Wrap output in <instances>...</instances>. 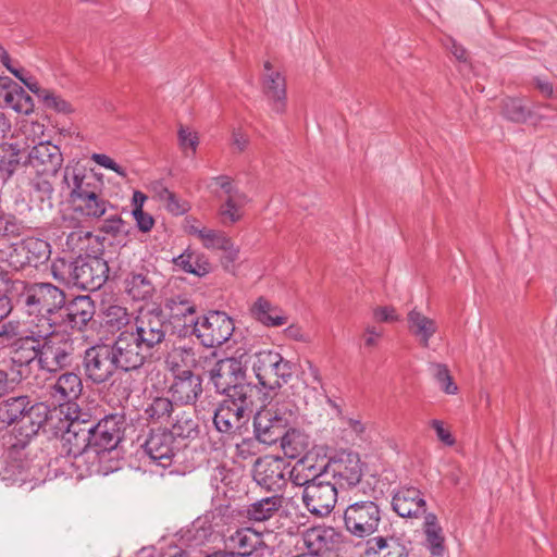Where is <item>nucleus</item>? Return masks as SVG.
I'll use <instances>...</instances> for the list:
<instances>
[{
  "instance_id": "f257e3e1",
  "label": "nucleus",
  "mask_w": 557,
  "mask_h": 557,
  "mask_svg": "<svg viewBox=\"0 0 557 557\" xmlns=\"http://www.w3.org/2000/svg\"><path fill=\"white\" fill-rule=\"evenodd\" d=\"M57 412V408L52 409L41 401L33 404L27 397V406L21 424L18 428H14L15 442L11 444L8 457L0 461V476L3 481L24 482L29 479V465L26 459L22 458L23 450Z\"/></svg>"
},
{
  "instance_id": "f03ea898",
  "label": "nucleus",
  "mask_w": 557,
  "mask_h": 557,
  "mask_svg": "<svg viewBox=\"0 0 557 557\" xmlns=\"http://www.w3.org/2000/svg\"><path fill=\"white\" fill-rule=\"evenodd\" d=\"M65 431L61 437L60 455L63 466H69L70 475L84 479L92 474H107L112 467H102L97 463L98 453L91 448V438L88 421L66 419Z\"/></svg>"
},
{
  "instance_id": "7ed1b4c3",
  "label": "nucleus",
  "mask_w": 557,
  "mask_h": 557,
  "mask_svg": "<svg viewBox=\"0 0 557 557\" xmlns=\"http://www.w3.org/2000/svg\"><path fill=\"white\" fill-rule=\"evenodd\" d=\"M10 294L13 306L27 315L41 317L48 323V315L54 314L65 306V292L49 282H29L14 280Z\"/></svg>"
},
{
  "instance_id": "20e7f679",
  "label": "nucleus",
  "mask_w": 557,
  "mask_h": 557,
  "mask_svg": "<svg viewBox=\"0 0 557 557\" xmlns=\"http://www.w3.org/2000/svg\"><path fill=\"white\" fill-rule=\"evenodd\" d=\"M109 271L108 262L98 256L57 258L50 264L51 276L57 282L91 292L104 285Z\"/></svg>"
},
{
  "instance_id": "39448f33",
  "label": "nucleus",
  "mask_w": 557,
  "mask_h": 557,
  "mask_svg": "<svg viewBox=\"0 0 557 557\" xmlns=\"http://www.w3.org/2000/svg\"><path fill=\"white\" fill-rule=\"evenodd\" d=\"M298 408L287 396H276L264 405L253 417V433L259 443L274 445L278 443L286 428L294 425Z\"/></svg>"
},
{
  "instance_id": "423d86ee",
  "label": "nucleus",
  "mask_w": 557,
  "mask_h": 557,
  "mask_svg": "<svg viewBox=\"0 0 557 557\" xmlns=\"http://www.w3.org/2000/svg\"><path fill=\"white\" fill-rule=\"evenodd\" d=\"M112 357L115 359L120 371L111 387L117 386V394L121 399H127L132 394V380L129 373L139 370L149 352L135 339L129 330L122 331L112 344H109Z\"/></svg>"
},
{
  "instance_id": "0eeeda50",
  "label": "nucleus",
  "mask_w": 557,
  "mask_h": 557,
  "mask_svg": "<svg viewBox=\"0 0 557 557\" xmlns=\"http://www.w3.org/2000/svg\"><path fill=\"white\" fill-rule=\"evenodd\" d=\"M54 333L53 323H48L47 329L26 332L11 347L10 381L20 383L28 380L34 362L39 366L40 349L45 337Z\"/></svg>"
},
{
  "instance_id": "6e6552de",
  "label": "nucleus",
  "mask_w": 557,
  "mask_h": 557,
  "mask_svg": "<svg viewBox=\"0 0 557 557\" xmlns=\"http://www.w3.org/2000/svg\"><path fill=\"white\" fill-rule=\"evenodd\" d=\"M246 363L250 364L259 385L270 392L281 388L293 376V363L272 349L253 352Z\"/></svg>"
},
{
  "instance_id": "1a4fd4ad",
  "label": "nucleus",
  "mask_w": 557,
  "mask_h": 557,
  "mask_svg": "<svg viewBox=\"0 0 557 557\" xmlns=\"http://www.w3.org/2000/svg\"><path fill=\"white\" fill-rule=\"evenodd\" d=\"M208 376L219 394L237 398L252 395L253 388L245 382L246 368L240 359L231 357L215 361Z\"/></svg>"
},
{
  "instance_id": "9d476101",
  "label": "nucleus",
  "mask_w": 557,
  "mask_h": 557,
  "mask_svg": "<svg viewBox=\"0 0 557 557\" xmlns=\"http://www.w3.org/2000/svg\"><path fill=\"white\" fill-rule=\"evenodd\" d=\"M51 256L50 244L38 237H26L9 246L4 262L15 271L22 272L28 268L38 269L47 263Z\"/></svg>"
},
{
  "instance_id": "9b49d317",
  "label": "nucleus",
  "mask_w": 557,
  "mask_h": 557,
  "mask_svg": "<svg viewBox=\"0 0 557 557\" xmlns=\"http://www.w3.org/2000/svg\"><path fill=\"white\" fill-rule=\"evenodd\" d=\"M194 334L207 348L219 347L226 343L234 333L233 319L223 311H209L188 324Z\"/></svg>"
},
{
  "instance_id": "f8f14e48",
  "label": "nucleus",
  "mask_w": 557,
  "mask_h": 557,
  "mask_svg": "<svg viewBox=\"0 0 557 557\" xmlns=\"http://www.w3.org/2000/svg\"><path fill=\"white\" fill-rule=\"evenodd\" d=\"M383 511L372 500H359L347 506L344 511L346 530L355 537L364 539L380 532Z\"/></svg>"
},
{
  "instance_id": "ddd939ff",
  "label": "nucleus",
  "mask_w": 557,
  "mask_h": 557,
  "mask_svg": "<svg viewBox=\"0 0 557 557\" xmlns=\"http://www.w3.org/2000/svg\"><path fill=\"white\" fill-rule=\"evenodd\" d=\"M75 361V345L70 335L52 333L45 337L38 368L47 373L57 374L71 368Z\"/></svg>"
},
{
  "instance_id": "4468645a",
  "label": "nucleus",
  "mask_w": 557,
  "mask_h": 557,
  "mask_svg": "<svg viewBox=\"0 0 557 557\" xmlns=\"http://www.w3.org/2000/svg\"><path fill=\"white\" fill-rule=\"evenodd\" d=\"M253 400L250 396H225L214 409L213 424L220 433L233 434L250 419Z\"/></svg>"
},
{
  "instance_id": "2eb2a0df",
  "label": "nucleus",
  "mask_w": 557,
  "mask_h": 557,
  "mask_svg": "<svg viewBox=\"0 0 557 557\" xmlns=\"http://www.w3.org/2000/svg\"><path fill=\"white\" fill-rule=\"evenodd\" d=\"M89 429H91V448L98 453L97 463L102 466L123 437V418L109 414L97 424L89 422Z\"/></svg>"
},
{
  "instance_id": "dca6fc26",
  "label": "nucleus",
  "mask_w": 557,
  "mask_h": 557,
  "mask_svg": "<svg viewBox=\"0 0 557 557\" xmlns=\"http://www.w3.org/2000/svg\"><path fill=\"white\" fill-rule=\"evenodd\" d=\"M325 474L320 470L313 474L312 483L302 490V503L310 513L315 517H326L332 512L337 502V486L324 480Z\"/></svg>"
},
{
  "instance_id": "f3484780",
  "label": "nucleus",
  "mask_w": 557,
  "mask_h": 557,
  "mask_svg": "<svg viewBox=\"0 0 557 557\" xmlns=\"http://www.w3.org/2000/svg\"><path fill=\"white\" fill-rule=\"evenodd\" d=\"M135 339L151 355L166 336V325L162 310H140L128 329Z\"/></svg>"
},
{
  "instance_id": "a211bd4d",
  "label": "nucleus",
  "mask_w": 557,
  "mask_h": 557,
  "mask_svg": "<svg viewBox=\"0 0 557 557\" xmlns=\"http://www.w3.org/2000/svg\"><path fill=\"white\" fill-rule=\"evenodd\" d=\"M109 344L99 343L85 349L82 367L87 380L94 384L108 382L119 371Z\"/></svg>"
},
{
  "instance_id": "6ab92c4d",
  "label": "nucleus",
  "mask_w": 557,
  "mask_h": 557,
  "mask_svg": "<svg viewBox=\"0 0 557 557\" xmlns=\"http://www.w3.org/2000/svg\"><path fill=\"white\" fill-rule=\"evenodd\" d=\"M325 475L331 473L334 484L339 488H351L362 478V462L357 453L342 450L336 453L321 470Z\"/></svg>"
},
{
  "instance_id": "aec40b11",
  "label": "nucleus",
  "mask_w": 557,
  "mask_h": 557,
  "mask_svg": "<svg viewBox=\"0 0 557 557\" xmlns=\"http://www.w3.org/2000/svg\"><path fill=\"white\" fill-rule=\"evenodd\" d=\"M288 462L277 456L257 458L252 467L253 481L270 492L281 491L287 483Z\"/></svg>"
},
{
  "instance_id": "412c9836",
  "label": "nucleus",
  "mask_w": 557,
  "mask_h": 557,
  "mask_svg": "<svg viewBox=\"0 0 557 557\" xmlns=\"http://www.w3.org/2000/svg\"><path fill=\"white\" fill-rule=\"evenodd\" d=\"M140 446L153 463L164 469L172 465L178 450L166 428L151 429Z\"/></svg>"
},
{
  "instance_id": "4be33fe9",
  "label": "nucleus",
  "mask_w": 557,
  "mask_h": 557,
  "mask_svg": "<svg viewBox=\"0 0 557 557\" xmlns=\"http://www.w3.org/2000/svg\"><path fill=\"white\" fill-rule=\"evenodd\" d=\"M63 183L70 189L71 202L92 191H103V181L100 176L78 165H66L63 172Z\"/></svg>"
},
{
  "instance_id": "5701e85b",
  "label": "nucleus",
  "mask_w": 557,
  "mask_h": 557,
  "mask_svg": "<svg viewBox=\"0 0 557 557\" xmlns=\"http://www.w3.org/2000/svg\"><path fill=\"white\" fill-rule=\"evenodd\" d=\"M27 165L33 168L38 175L55 176L63 163L60 148L50 141H39L35 145L27 158Z\"/></svg>"
},
{
  "instance_id": "b1692460",
  "label": "nucleus",
  "mask_w": 557,
  "mask_h": 557,
  "mask_svg": "<svg viewBox=\"0 0 557 557\" xmlns=\"http://www.w3.org/2000/svg\"><path fill=\"white\" fill-rule=\"evenodd\" d=\"M169 392L175 404L195 405L203 392L202 379L190 369H184L174 373V380Z\"/></svg>"
},
{
  "instance_id": "393cba45",
  "label": "nucleus",
  "mask_w": 557,
  "mask_h": 557,
  "mask_svg": "<svg viewBox=\"0 0 557 557\" xmlns=\"http://www.w3.org/2000/svg\"><path fill=\"white\" fill-rule=\"evenodd\" d=\"M61 324L73 331H84L92 320L96 307L89 296H76L62 308Z\"/></svg>"
},
{
  "instance_id": "a878e982",
  "label": "nucleus",
  "mask_w": 557,
  "mask_h": 557,
  "mask_svg": "<svg viewBox=\"0 0 557 557\" xmlns=\"http://www.w3.org/2000/svg\"><path fill=\"white\" fill-rule=\"evenodd\" d=\"M392 507L403 518H418L426 511L422 492L413 486L397 490L392 498Z\"/></svg>"
},
{
  "instance_id": "bb28decb",
  "label": "nucleus",
  "mask_w": 557,
  "mask_h": 557,
  "mask_svg": "<svg viewBox=\"0 0 557 557\" xmlns=\"http://www.w3.org/2000/svg\"><path fill=\"white\" fill-rule=\"evenodd\" d=\"M82 377L75 372H64L49 386V395L54 404L60 407V414L63 413L62 406L67 405L82 395Z\"/></svg>"
},
{
  "instance_id": "cd10ccee",
  "label": "nucleus",
  "mask_w": 557,
  "mask_h": 557,
  "mask_svg": "<svg viewBox=\"0 0 557 557\" xmlns=\"http://www.w3.org/2000/svg\"><path fill=\"white\" fill-rule=\"evenodd\" d=\"M123 285L125 293L133 301H148L156 293L153 274L145 268L127 273Z\"/></svg>"
},
{
  "instance_id": "c85d7f7f",
  "label": "nucleus",
  "mask_w": 557,
  "mask_h": 557,
  "mask_svg": "<svg viewBox=\"0 0 557 557\" xmlns=\"http://www.w3.org/2000/svg\"><path fill=\"white\" fill-rule=\"evenodd\" d=\"M164 309L168 311L169 319L173 323L183 322V330L180 331L181 335H187L190 333L188 324L195 318L196 305L187 295H173L168 297L164 301Z\"/></svg>"
},
{
  "instance_id": "c756f323",
  "label": "nucleus",
  "mask_w": 557,
  "mask_h": 557,
  "mask_svg": "<svg viewBox=\"0 0 557 557\" xmlns=\"http://www.w3.org/2000/svg\"><path fill=\"white\" fill-rule=\"evenodd\" d=\"M305 544L309 554L321 557L333 552L339 544V534L334 528H313L306 532Z\"/></svg>"
},
{
  "instance_id": "7c9ffc66",
  "label": "nucleus",
  "mask_w": 557,
  "mask_h": 557,
  "mask_svg": "<svg viewBox=\"0 0 557 557\" xmlns=\"http://www.w3.org/2000/svg\"><path fill=\"white\" fill-rule=\"evenodd\" d=\"M364 557H408L406 545L396 536L377 535L366 542Z\"/></svg>"
},
{
  "instance_id": "2f4dec72",
  "label": "nucleus",
  "mask_w": 557,
  "mask_h": 557,
  "mask_svg": "<svg viewBox=\"0 0 557 557\" xmlns=\"http://www.w3.org/2000/svg\"><path fill=\"white\" fill-rule=\"evenodd\" d=\"M407 327L422 348H429L431 338L438 330L436 321L426 317L417 308L408 312Z\"/></svg>"
},
{
  "instance_id": "473e14b6",
  "label": "nucleus",
  "mask_w": 557,
  "mask_h": 557,
  "mask_svg": "<svg viewBox=\"0 0 557 557\" xmlns=\"http://www.w3.org/2000/svg\"><path fill=\"white\" fill-rule=\"evenodd\" d=\"M189 233L197 235L203 247L207 249L223 250L230 261H235L238 257V249L234 248L231 238L222 231L207 227L190 226Z\"/></svg>"
},
{
  "instance_id": "72a5a7b5",
  "label": "nucleus",
  "mask_w": 557,
  "mask_h": 557,
  "mask_svg": "<svg viewBox=\"0 0 557 557\" xmlns=\"http://www.w3.org/2000/svg\"><path fill=\"white\" fill-rule=\"evenodd\" d=\"M262 86L272 110L283 114L286 110V84L280 72L264 73Z\"/></svg>"
},
{
  "instance_id": "f704fd0d",
  "label": "nucleus",
  "mask_w": 557,
  "mask_h": 557,
  "mask_svg": "<svg viewBox=\"0 0 557 557\" xmlns=\"http://www.w3.org/2000/svg\"><path fill=\"white\" fill-rule=\"evenodd\" d=\"M251 315L267 327H277L287 323L288 318L283 309L259 297L251 307Z\"/></svg>"
},
{
  "instance_id": "c9c22d12",
  "label": "nucleus",
  "mask_w": 557,
  "mask_h": 557,
  "mask_svg": "<svg viewBox=\"0 0 557 557\" xmlns=\"http://www.w3.org/2000/svg\"><path fill=\"white\" fill-rule=\"evenodd\" d=\"M261 544L262 539L259 533L250 528L239 529L228 539L231 552L238 557H251Z\"/></svg>"
},
{
  "instance_id": "e433bc0d",
  "label": "nucleus",
  "mask_w": 557,
  "mask_h": 557,
  "mask_svg": "<svg viewBox=\"0 0 557 557\" xmlns=\"http://www.w3.org/2000/svg\"><path fill=\"white\" fill-rule=\"evenodd\" d=\"M72 205L76 212L88 219H100L110 207V202L104 198L102 191L86 194Z\"/></svg>"
},
{
  "instance_id": "4c0bfd02",
  "label": "nucleus",
  "mask_w": 557,
  "mask_h": 557,
  "mask_svg": "<svg viewBox=\"0 0 557 557\" xmlns=\"http://www.w3.org/2000/svg\"><path fill=\"white\" fill-rule=\"evenodd\" d=\"M28 396H13L0 401V430L15 423L21 424L22 416L25 413Z\"/></svg>"
},
{
  "instance_id": "58836bf2",
  "label": "nucleus",
  "mask_w": 557,
  "mask_h": 557,
  "mask_svg": "<svg viewBox=\"0 0 557 557\" xmlns=\"http://www.w3.org/2000/svg\"><path fill=\"white\" fill-rule=\"evenodd\" d=\"M278 442L285 457L289 459L298 458L309 446L308 436L294 425L286 428Z\"/></svg>"
},
{
  "instance_id": "ea45409f",
  "label": "nucleus",
  "mask_w": 557,
  "mask_h": 557,
  "mask_svg": "<svg viewBox=\"0 0 557 557\" xmlns=\"http://www.w3.org/2000/svg\"><path fill=\"white\" fill-rule=\"evenodd\" d=\"M282 503V497L277 495L261 498L247 507L246 517L255 522L267 521L278 511Z\"/></svg>"
},
{
  "instance_id": "a19ab883",
  "label": "nucleus",
  "mask_w": 557,
  "mask_h": 557,
  "mask_svg": "<svg viewBox=\"0 0 557 557\" xmlns=\"http://www.w3.org/2000/svg\"><path fill=\"white\" fill-rule=\"evenodd\" d=\"M423 531L425 534V545L433 556H442L445 549L443 529L438 523L437 517L429 512L424 516Z\"/></svg>"
},
{
  "instance_id": "79ce46f5",
  "label": "nucleus",
  "mask_w": 557,
  "mask_h": 557,
  "mask_svg": "<svg viewBox=\"0 0 557 557\" xmlns=\"http://www.w3.org/2000/svg\"><path fill=\"white\" fill-rule=\"evenodd\" d=\"M249 200L247 194L225 198L218 209L221 223L228 226L239 222L244 216V208Z\"/></svg>"
},
{
  "instance_id": "37998d69",
  "label": "nucleus",
  "mask_w": 557,
  "mask_h": 557,
  "mask_svg": "<svg viewBox=\"0 0 557 557\" xmlns=\"http://www.w3.org/2000/svg\"><path fill=\"white\" fill-rule=\"evenodd\" d=\"M169 431L174 441L176 438L195 440L199 434V424L193 413L180 410L175 411L174 420Z\"/></svg>"
},
{
  "instance_id": "c03bdc74",
  "label": "nucleus",
  "mask_w": 557,
  "mask_h": 557,
  "mask_svg": "<svg viewBox=\"0 0 557 557\" xmlns=\"http://www.w3.org/2000/svg\"><path fill=\"white\" fill-rule=\"evenodd\" d=\"M213 532L208 518L199 517L182 531V540L190 547H198L209 541Z\"/></svg>"
},
{
  "instance_id": "a18cd8bd",
  "label": "nucleus",
  "mask_w": 557,
  "mask_h": 557,
  "mask_svg": "<svg viewBox=\"0 0 557 557\" xmlns=\"http://www.w3.org/2000/svg\"><path fill=\"white\" fill-rule=\"evenodd\" d=\"M3 101L8 108L17 113L29 114L34 111L32 97L18 85H14L4 91Z\"/></svg>"
},
{
  "instance_id": "49530a36",
  "label": "nucleus",
  "mask_w": 557,
  "mask_h": 557,
  "mask_svg": "<svg viewBox=\"0 0 557 557\" xmlns=\"http://www.w3.org/2000/svg\"><path fill=\"white\" fill-rule=\"evenodd\" d=\"M166 364L174 373L180 368L190 369L196 366V351L191 346H175L166 357Z\"/></svg>"
},
{
  "instance_id": "de8ad7c7",
  "label": "nucleus",
  "mask_w": 557,
  "mask_h": 557,
  "mask_svg": "<svg viewBox=\"0 0 557 557\" xmlns=\"http://www.w3.org/2000/svg\"><path fill=\"white\" fill-rule=\"evenodd\" d=\"M173 399L168 397H156L145 408L147 418L152 422H164L175 413Z\"/></svg>"
},
{
  "instance_id": "09e8293b",
  "label": "nucleus",
  "mask_w": 557,
  "mask_h": 557,
  "mask_svg": "<svg viewBox=\"0 0 557 557\" xmlns=\"http://www.w3.org/2000/svg\"><path fill=\"white\" fill-rule=\"evenodd\" d=\"M429 371L442 392L447 395L457 394L458 386L454 382L450 371L446 364L431 362L429 364Z\"/></svg>"
},
{
  "instance_id": "8fccbe9b",
  "label": "nucleus",
  "mask_w": 557,
  "mask_h": 557,
  "mask_svg": "<svg viewBox=\"0 0 557 557\" xmlns=\"http://www.w3.org/2000/svg\"><path fill=\"white\" fill-rule=\"evenodd\" d=\"M174 264L186 273L203 276L210 271V263L191 252H184L174 258Z\"/></svg>"
},
{
  "instance_id": "3c124183",
  "label": "nucleus",
  "mask_w": 557,
  "mask_h": 557,
  "mask_svg": "<svg viewBox=\"0 0 557 557\" xmlns=\"http://www.w3.org/2000/svg\"><path fill=\"white\" fill-rule=\"evenodd\" d=\"M503 115L515 123H525L532 112L521 99L508 98L503 103Z\"/></svg>"
},
{
  "instance_id": "603ef678",
  "label": "nucleus",
  "mask_w": 557,
  "mask_h": 557,
  "mask_svg": "<svg viewBox=\"0 0 557 557\" xmlns=\"http://www.w3.org/2000/svg\"><path fill=\"white\" fill-rule=\"evenodd\" d=\"M103 323L110 331H120L129 324V314L127 309L112 305L103 312Z\"/></svg>"
},
{
  "instance_id": "864d4df0",
  "label": "nucleus",
  "mask_w": 557,
  "mask_h": 557,
  "mask_svg": "<svg viewBox=\"0 0 557 557\" xmlns=\"http://www.w3.org/2000/svg\"><path fill=\"white\" fill-rule=\"evenodd\" d=\"M25 232L24 222L12 213L0 212V237L15 238Z\"/></svg>"
},
{
  "instance_id": "5fc2aeb1",
  "label": "nucleus",
  "mask_w": 557,
  "mask_h": 557,
  "mask_svg": "<svg viewBox=\"0 0 557 557\" xmlns=\"http://www.w3.org/2000/svg\"><path fill=\"white\" fill-rule=\"evenodd\" d=\"M20 164L18 152L0 146V181L7 182Z\"/></svg>"
},
{
  "instance_id": "6e6d98bb",
  "label": "nucleus",
  "mask_w": 557,
  "mask_h": 557,
  "mask_svg": "<svg viewBox=\"0 0 557 557\" xmlns=\"http://www.w3.org/2000/svg\"><path fill=\"white\" fill-rule=\"evenodd\" d=\"M11 282L8 272L0 267V322L7 318L13 309V299L10 294Z\"/></svg>"
},
{
  "instance_id": "4d7b16f0",
  "label": "nucleus",
  "mask_w": 557,
  "mask_h": 557,
  "mask_svg": "<svg viewBox=\"0 0 557 557\" xmlns=\"http://www.w3.org/2000/svg\"><path fill=\"white\" fill-rule=\"evenodd\" d=\"M210 182L211 183L209 187L215 185L221 190V193H219L218 190L213 191V195L216 198H222V195H225V198H231L246 194L245 191L238 188V186L234 183V180L228 175L214 176L210 180Z\"/></svg>"
},
{
  "instance_id": "13d9d810",
  "label": "nucleus",
  "mask_w": 557,
  "mask_h": 557,
  "mask_svg": "<svg viewBox=\"0 0 557 557\" xmlns=\"http://www.w3.org/2000/svg\"><path fill=\"white\" fill-rule=\"evenodd\" d=\"M312 467H306V461L300 460L295 467L290 468V465L288 463V473H287V481L290 480V482L294 485L302 486L306 488V485L312 483L313 481V473L309 474L306 473V471L311 472Z\"/></svg>"
},
{
  "instance_id": "bf43d9fd",
  "label": "nucleus",
  "mask_w": 557,
  "mask_h": 557,
  "mask_svg": "<svg viewBox=\"0 0 557 557\" xmlns=\"http://www.w3.org/2000/svg\"><path fill=\"white\" fill-rule=\"evenodd\" d=\"M158 197L165 203L166 210L174 215H182L189 209L188 202L180 201L175 194L169 190L166 187L161 188Z\"/></svg>"
},
{
  "instance_id": "052dcab7",
  "label": "nucleus",
  "mask_w": 557,
  "mask_h": 557,
  "mask_svg": "<svg viewBox=\"0 0 557 557\" xmlns=\"http://www.w3.org/2000/svg\"><path fill=\"white\" fill-rule=\"evenodd\" d=\"M26 332L21 330V325L16 321H8L0 325V349L5 345L11 347L21 338Z\"/></svg>"
},
{
  "instance_id": "680f3d73",
  "label": "nucleus",
  "mask_w": 557,
  "mask_h": 557,
  "mask_svg": "<svg viewBox=\"0 0 557 557\" xmlns=\"http://www.w3.org/2000/svg\"><path fill=\"white\" fill-rule=\"evenodd\" d=\"M51 176H42L38 175L35 180L32 182V188L35 193V197L44 202L45 200H50L53 194V185L52 182L49 180Z\"/></svg>"
},
{
  "instance_id": "e2e57ef3",
  "label": "nucleus",
  "mask_w": 557,
  "mask_h": 557,
  "mask_svg": "<svg viewBox=\"0 0 557 557\" xmlns=\"http://www.w3.org/2000/svg\"><path fill=\"white\" fill-rule=\"evenodd\" d=\"M40 100L44 102V106L48 109H52L60 113L72 112L71 104L50 89L46 91V94Z\"/></svg>"
},
{
  "instance_id": "0e129e2a",
  "label": "nucleus",
  "mask_w": 557,
  "mask_h": 557,
  "mask_svg": "<svg viewBox=\"0 0 557 557\" xmlns=\"http://www.w3.org/2000/svg\"><path fill=\"white\" fill-rule=\"evenodd\" d=\"M178 144L183 150L189 148L193 153L196 152L199 145V138L196 132H191L188 128L181 126L178 129Z\"/></svg>"
},
{
  "instance_id": "69168bd1",
  "label": "nucleus",
  "mask_w": 557,
  "mask_h": 557,
  "mask_svg": "<svg viewBox=\"0 0 557 557\" xmlns=\"http://www.w3.org/2000/svg\"><path fill=\"white\" fill-rule=\"evenodd\" d=\"M257 442L256 438H243L235 446V455L244 460L253 457L258 451Z\"/></svg>"
},
{
  "instance_id": "338daca9",
  "label": "nucleus",
  "mask_w": 557,
  "mask_h": 557,
  "mask_svg": "<svg viewBox=\"0 0 557 557\" xmlns=\"http://www.w3.org/2000/svg\"><path fill=\"white\" fill-rule=\"evenodd\" d=\"M101 232L116 236L125 232V222L119 215H111L106 219L100 228Z\"/></svg>"
},
{
  "instance_id": "774afa93",
  "label": "nucleus",
  "mask_w": 557,
  "mask_h": 557,
  "mask_svg": "<svg viewBox=\"0 0 557 557\" xmlns=\"http://www.w3.org/2000/svg\"><path fill=\"white\" fill-rule=\"evenodd\" d=\"M430 426L435 431L436 436L440 442H442L446 446H454L456 440L451 432L445 428V424L442 420L433 419L430 421Z\"/></svg>"
}]
</instances>
